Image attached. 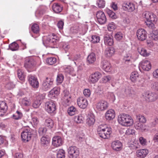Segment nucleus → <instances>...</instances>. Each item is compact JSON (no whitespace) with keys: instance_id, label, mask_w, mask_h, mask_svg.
I'll use <instances>...</instances> for the list:
<instances>
[{"instance_id":"obj_1","label":"nucleus","mask_w":158,"mask_h":158,"mask_svg":"<svg viewBox=\"0 0 158 158\" xmlns=\"http://www.w3.org/2000/svg\"><path fill=\"white\" fill-rule=\"evenodd\" d=\"M142 17L145 20L146 25L149 27H153L157 20L156 15L151 11L143 12L142 14Z\"/></svg>"},{"instance_id":"obj_2","label":"nucleus","mask_w":158,"mask_h":158,"mask_svg":"<svg viewBox=\"0 0 158 158\" xmlns=\"http://www.w3.org/2000/svg\"><path fill=\"white\" fill-rule=\"evenodd\" d=\"M118 121L119 124L125 127L131 126L134 123L133 120L131 116L125 114H119L118 116Z\"/></svg>"},{"instance_id":"obj_3","label":"nucleus","mask_w":158,"mask_h":158,"mask_svg":"<svg viewBox=\"0 0 158 158\" xmlns=\"http://www.w3.org/2000/svg\"><path fill=\"white\" fill-rule=\"evenodd\" d=\"M98 133L100 137L104 139H108L112 134V129L106 125H101L98 128Z\"/></svg>"},{"instance_id":"obj_4","label":"nucleus","mask_w":158,"mask_h":158,"mask_svg":"<svg viewBox=\"0 0 158 158\" xmlns=\"http://www.w3.org/2000/svg\"><path fill=\"white\" fill-rule=\"evenodd\" d=\"M59 40V38L56 35L51 34L43 37V43L45 46L53 48Z\"/></svg>"},{"instance_id":"obj_5","label":"nucleus","mask_w":158,"mask_h":158,"mask_svg":"<svg viewBox=\"0 0 158 158\" xmlns=\"http://www.w3.org/2000/svg\"><path fill=\"white\" fill-rule=\"evenodd\" d=\"M21 138L24 142L31 140L32 135L31 129L28 126L23 127L21 129Z\"/></svg>"},{"instance_id":"obj_6","label":"nucleus","mask_w":158,"mask_h":158,"mask_svg":"<svg viewBox=\"0 0 158 158\" xmlns=\"http://www.w3.org/2000/svg\"><path fill=\"white\" fill-rule=\"evenodd\" d=\"M67 152L69 158H77L80 154L79 148L75 146L69 147L68 148Z\"/></svg>"},{"instance_id":"obj_7","label":"nucleus","mask_w":158,"mask_h":158,"mask_svg":"<svg viewBox=\"0 0 158 158\" xmlns=\"http://www.w3.org/2000/svg\"><path fill=\"white\" fill-rule=\"evenodd\" d=\"M45 109L49 114H55L56 110L55 103L52 101L46 102L45 104Z\"/></svg>"},{"instance_id":"obj_8","label":"nucleus","mask_w":158,"mask_h":158,"mask_svg":"<svg viewBox=\"0 0 158 158\" xmlns=\"http://www.w3.org/2000/svg\"><path fill=\"white\" fill-rule=\"evenodd\" d=\"M102 76V74L100 72H95L89 75L88 81L90 84H94L98 81Z\"/></svg>"},{"instance_id":"obj_9","label":"nucleus","mask_w":158,"mask_h":158,"mask_svg":"<svg viewBox=\"0 0 158 158\" xmlns=\"http://www.w3.org/2000/svg\"><path fill=\"white\" fill-rule=\"evenodd\" d=\"M95 107L99 111H103L106 110L109 106V103L106 100H102L97 102L95 105Z\"/></svg>"},{"instance_id":"obj_10","label":"nucleus","mask_w":158,"mask_h":158,"mask_svg":"<svg viewBox=\"0 0 158 158\" xmlns=\"http://www.w3.org/2000/svg\"><path fill=\"white\" fill-rule=\"evenodd\" d=\"M71 96L68 90H64L62 94L61 100L65 106L69 105L71 102Z\"/></svg>"},{"instance_id":"obj_11","label":"nucleus","mask_w":158,"mask_h":158,"mask_svg":"<svg viewBox=\"0 0 158 158\" xmlns=\"http://www.w3.org/2000/svg\"><path fill=\"white\" fill-rule=\"evenodd\" d=\"M143 96L149 102L155 101L158 98V95L155 93L145 92L143 94Z\"/></svg>"},{"instance_id":"obj_12","label":"nucleus","mask_w":158,"mask_h":158,"mask_svg":"<svg viewBox=\"0 0 158 158\" xmlns=\"http://www.w3.org/2000/svg\"><path fill=\"white\" fill-rule=\"evenodd\" d=\"M53 80L50 78L46 77L43 82L42 88L45 91L48 90L52 87L53 85Z\"/></svg>"},{"instance_id":"obj_13","label":"nucleus","mask_w":158,"mask_h":158,"mask_svg":"<svg viewBox=\"0 0 158 158\" xmlns=\"http://www.w3.org/2000/svg\"><path fill=\"white\" fill-rule=\"evenodd\" d=\"M139 69L141 68L143 70L148 71L152 68V65L150 61L147 60H143L139 64Z\"/></svg>"},{"instance_id":"obj_14","label":"nucleus","mask_w":158,"mask_h":158,"mask_svg":"<svg viewBox=\"0 0 158 158\" xmlns=\"http://www.w3.org/2000/svg\"><path fill=\"white\" fill-rule=\"evenodd\" d=\"M101 66V68L106 72H110L112 69V65L110 63L106 60H102Z\"/></svg>"},{"instance_id":"obj_15","label":"nucleus","mask_w":158,"mask_h":158,"mask_svg":"<svg viewBox=\"0 0 158 158\" xmlns=\"http://www.w3.org/2000/svg\"><path fill=\"white\" fill-rule=\"evenodd\" d=\"M96 16L98 22L101 24L105 23L106 21V19L104 12L101 10L98 11L96 14Z\"/></svg>"},{"instance_id":"obj_16","label":"nucleus","mask_w":158,"mask_h":158,"mask_svg":"<svg viewBox=\"0 0 158 158\" xmlns=\"http://www.w3.org/2000/svg\"><path fill=\"white\" fill-rule=\"evenodd\" d=\"M136 35L138 39L140 41L145 40L147 36V31L143 29H139L136 32Z\"/></svg>"},{"instance_id":"obj_17","label":"nucleus","mask_w":158,"mask_h":158,"mask_svg":"<svg viewBox=\"0 0 158 158\" xmlns=\"http://www.w3.org/2000/svg\"><path fill=\"white\" fill-rule=\"evenodd\" d=\"M112 148L116 152L121 151L123 148V144L118 140L112 141L111 143Z\"/></svg>"},{"instance_id":"obj_18","label":"nucleus","mask_w":158,"mask_h":158,"mask_svg":"<svg viewBox=\"0 0 158 158\" xmlns=\"http://www.w3.org/2000/svg\"><path fill=\"white\" fill-rule=\"evenodd\" d=\"M52 144L55 147L61 146L63 143V140L62 138L59 136H55L52 139Z\"/></svg>"},{"instance_id":"obj_19","label":"nucleus","mask_w":158,"mask_h":158,"mask_svg":"<svg viewBox=\"0 0 158 158\" xmlns=\"http://www.w3.org/2000/svg\"><path fill=\"white\" fill-rule=\"evenodd\" d=\"M28 81L31 85L34 88H37L39 83L37 78L33 76L29 75L28 77Z\"/></svg>"},{"instance_id":"obj_20","label":"nucleus","mask_w":158,"mask_h":158,"mask_svg":"<svg viewBox=\"0 0 158 158\" xmlns=\"http://www.w3.org/2000/svg\"><path fill=\"white\" fill-rule=\"evenodd\" d=\"M88 103L87 100L83 97H80L77 99V104L80 108L83 109L85 108L88 105Z\"/></svg>"},{"instance_id":"obj_21","label":"nucleus","mask_w":158,"mask_h":158,"mask_svg":"<svg viewBox=\"0 0 158 158\" xmlns=\"http://www.w3.org/2000/svg\"><path fill=\"white\" fill-rule=\"evenodd\" d=\"M115 111L112 109L107 110L105 114V119L107 120H110L113 119L115 117Z\"/></svg>"},{"instance_id":"obj_22","label":"nucleus","mask_w":158,"mask_h":158,"mask_svg":"<svg viewBox=\"0 0 158 158\" xmlns=\"http://www.w3.org/2000/svg\"><path fill=\"white\" fill-rule=\"evenodd\" d=\"M123 8L125 10L130 12L133 11L135 8V4L131 2L124 3L123 5Z\"/></svg>"},{"instance_id":"obj_23","label":"nucleus","mask_w":158,"mask_h":158,"mask_svg":"<svg viewBox=\"0 0 158 158\" xmlns=\"http://www.w3.org/2000/svg\"><path fill=\"white\" fill-rule=\"evenodd\" d=\"M138 53L143 57H148L151 54V52H148L143 47L141 46H139L137 48Z\"/></svg>"},{"instance_id":"obj_24","label":"nucleus","mask_w":158,"mask_h":158,"mask_svg":"<svg viewBox=\"0 0 158 158\" xmlns=\"http://www.w3.org/2000/svg\"><path fill=\"white\" fill-rule=\"evenodd\" d=\"M95 119L94 114L89 113L87 116L86 119V123L89 126L93 125L95 122Z\"/></svg>"},{"instance_id":"obj_25","label":"nucleus","mask_w":158,"mask_h":158,"mask_svg":"<svg viewBox=\"0 0 158 158\" xmlns=\"http://www.w3.org/2000/svg\"><path fill=\"white\" fill-rule=\"evenodd\" d=\"M148 153V150L145 149L138 150L136 152L137 156L140 158H144Z\"/></svg>"},{"instance_id":"obj_26","label":"nucleus","mask_w":158,"mask_h":158,"mask_svg":"<svg viewBox=\"0 0 158 158\" xmlns=\"http://www.w3.org/2000/svg\"><path fill=\"white\" fill-rule=\"evenodd\" d=\"M60 93V89L57 87H54L49 92L48 96L50 98H52L58 95Z\"/></svg>"},{"instance_id":"obj_27","label":"nucleus","mask_w":158,"mask_h":158,"mask_svg":"<svg viewBox=\"0 0 158 158\" xmlns=\"http://www.w3.org/2000/svg\"><path fill=\"white\" fill-rule=\"evenodd\" d=\"M115 52V50L114 48L110 47L106 48L104 54L106 57H110L114 55Z\"/></svg>"},{"instance_id":"obj_28","label":"nucleus","mask_w":158,"mask_h":158,"mask_svg":"<svg viewBox=\"0 0 158 158\" xmlns=\"http://www.w3.org/2000/svg\"><path fill=\"white\" fill-rule=\"evenodd\" d=\"M104 43L106 45L111 46L113 44V40L111 36L106 35L104 37Z\"/></svg>"},{"instance_id":"obj_29","label":"nucleus","mask_w":158,"mask_h":158,"mask_svg":"<svg viewBox=\"0 0 158 158\" xmlns=\"http://www.w3.org/2000/svg\"><path fill=\"white\" fill-rule=\"evenodd\" d=\"M139 76V75L137 72L133 71L131 73L130 79L131 82L135 83L137 81Z\"/></svg>"},{"instance_id":"obj_30","label":"nucleus","mask_w":158,"mask_h":158,"mask_svg":"<svg viewBox=\"0 0 158 158\" xmlns=\"http://www.w3.org/2000/svg\"><path fill=\"white\" fill-rule=\"evenodd\" d=\"M44 97L42 95H39L37 97L36 100H35L33 104V106L34 108H37L39 107L41 103V100Z\"/></svg>"},{"instance_id":"obj_31","label":"nucleus","mask_w":158,"mask_h":158,"mask_svg":"<svg viewBox=\"0 0 158 158\" xmlns=\"http://www.w3.org/2000/svg\"><path fill=\"white\" fill-rule=\"evenodd\" d=\"M96 60V56L95 53H91L88 56L87 61L89 64L94 63Z\"/></svg>"},{"instance_id":"obj_32","label":"nucleus","mask_w":158,"mask_h":158,"mask_svg":"<svg viewBox=\"0 0 158 158\" xmlns=\"http://www.w3.org/2000/svg\"><path fill=\"white\" fill-rule=\"evenodd\" d=\"M74 121L77 123H81L83 122L84 120V117L82 114H79L74 117Z\"/></svg>"},{"instance_id":"obj_33","label":"nucleus","mask_w":158,"mask_h":158,"mask_svg":"<svg viewBox=\"0 0 158 158\" xmlns=\"http://www.w3.org/2000/svg\"><path fill=\"white\" fill-rule=\"evenodd\" d=\"M36 64L35 60L33 58H31L25 63V66L26 67L31 68L34 66Z\"/></svg>"},{"instance_id":"obj_34","label":"nucleus","mask_w":158,"mask_h":158,"mask_svg":"<svg viewBox=\"0 0 158 158\" xmlns=\"http://www.w3.org/2000/svg\"><path fill=\"white\" fill-rule=\"evenodd\" d=\"M52 10L56 13H59L61 11L62 7L57 3L54 4L52 6Z\"/></svg>"},{"instance_id":"obj_35","label":"nucleus","mask_w":158,"mask_h":158,"mask_svg":"<svg viewBox=\"0 0 158 158\" xmlns=\"http://www.w3.org/2000/svg\"><path fill=\"white\" fill-rule=\"evenodd\" d=\"M49 142L50 139L48 137L43 136L41 139L40 143L43 146L46 147L48 146Z\"/></svg>"},{"instance_id":"obj_36","label":"nucleus","mask_w":158,"mask_h":158,"mask_svg":"<svg viewBox=\"0 0 158 158\" xmlns=\"http://www.w3.org/2000/svg\"><path fill=\"white\" fill-rule=\"evenodd\" d=\"M134 127L136 129L142 131H144L146 129V125L139 122L135 123Z\"/></svg>"},{"instance_id":"obj_37","label":"nucleus","mask_w":158,"mask_h":158,"mask_svg":"<svg viewBox=\"0 0 158 158\" xmlns=\"http://www.w3.org/2000/svg\"><path fill=\"white\" fill-rule=\"evenodd\" d=\"M21 104L23 106H28L31 105V102L29 99L27 98H22L21 101Z\"/></svg>"},{"instance_id":"obj_38","label":"nucleus","mask_w":158,"mask_h":158,"mask_svg":"<svg viewBox=\"0 0 158 158\" xmlns=\"http://www.w3.org/2000/svg\"><path fill=\"white\" fill-rule=\"evenodd\" d=\"M67 112L69 115L73 116L77 114L78 111L75 107L71 106L68 108Z\"/></svg>"},{"instance_id":"obj_39","label":"nucleus","mask_w":158,"mask_h":158,"mask_svg":"<svg viewBox=\"0 0 158 158\" xmlns=\"http://www.w3.org/2000/svg\"><path fill=\"white\" fill-rule=\"evenodd\" d=\"M136 119L138 120L139 122L143 123H145L146 122L147 120L144 116L142 114H139L136 116Z\"/></svg>"},{"instance_id":"obj_40","label":"nucleus","mask_w":158,"mask_h":158,"mask_svg":"<svg viewBox=\"0 0 158 158\" xmlns=\"http://www.w3.org/2000/svg\"><path fill=\"white\" fill-rule=\"evenodd\" d=\"M112 78V77L110 75L104 76L102 78L101 81L102 83H106L110 82Z\"/></svg>"},{"instance_id":"obj_41","label":"nucleus","mask_w":158,"mask_h":158,"mask_svg":"<svg viewBox=\"0 0 158 158\" xmlns=\"http://www.w3.org/2000/svg\"><path fill=\"white\" fill-rule=\"evenodd\" d=\"M79 29L80 33L84 35L86 33L88 27L86 25L81 24Z\"/></svg>"},{"instance_id":"obj_42","label":"nucleus","mask_w":158,"mask_h":158,"mask_svg":"<svg viewBox=\"0 0 158 158\" xmlns=\"http://www.w3.org/2000/svg\"><path fill=\"white\" fill-rule=\"evenodd\" d=\"M7 108L6 104L5 102H0V112H5Z\"/></svg>"},{"instance_id":"obj_43","label":"nucleus","mask_w":158,"mask_h":158,"mask_svg":"<svg viewBox=\"0 0 158 158\" xmlns=\"http://www.w3.org/2000/svg\"><path fill=\"white\" fill-rule=\"evenodd\" d=\"M56 156L57 158H65V151L62 149L59 150L57 152Z\"/></svg>"},{"instance_id":"obj_44","label":"nucleus","mask_w":158,"mask_h":158,"mask_svg":"<svg viewBox=\"0 0 158 158\" xmlns=\"http://www.w3.org/2000/svg\"><path fill=\"white\" fill-rule=\"evenodd\" d=\"M151 38L153 40H158V30H154L152 31V33L151 34Z\"/></svg>"},{"instance_id":"obj_45","label":"nucleus","mask_w":158,"mask_h":158,"mask_svg":"<svg viewBox=\"0 0 158 158\" xmlns=\"http://www.w3.org/2000/svg\"><path fill=\"white\" fill-rule=\"evenodd\" d=\"M64 68L66 72L72 75V76L75 75V74L74 73V69L73 67L70 66H67Z\"/></svg>"},{"instance_id":"obj_46","label":"nucleus","mask_w":158,"mask_h":158,"mask_svg":"<svg viewBox=\"0 0 158 158\" xmlns=\"http://www.w3.org/2000/svg\"><path fill=\"white\" fill-rule=\"evenodd\" d=\"M45 124L49 128H51L54 126L53 121L51 119L48 118L46 120Z\"/></svg>"},{"instance_id":"obj_47","label":"nucleus","mask_w":158,"mask_h":158,"mask_svg":"<svg viewBox=\"0 0 158 158\" xmlns=\"http://www.w3.org/2000/svg\"><path fill=\"white\" fill-rule=\"evenodd\" d=\"M106 96L107 99L113 102H114L115 100V96L114 94L112 92H108Z\"/></svg>"},{"instance_id":"obj_48","label":"nucleus","mask_w":158,"mask_h":158,"mask_svg":"<svg viewBox=\"0 0 158 158\" xmlns=\"http://www.w3.org/2000/svg\"><path fill=\"white\" fill-rule=\"evenodd\" d=\"M106 2L104 0H97L96 5L100 8H104L105 6Z\"/></svg>"},{"instance_id":"obj_49","label":"nucleus","mask_w":158,"mask_h":158,"mask_svg":"<svg viewBox=\"0 0 158 158\" xmlns=\"http://www.w3.org/2000/svg\"><path fill=\"white\" fill-rule=\"evenodd\" d=\"M56 59L54 57H49L46 60V62L49 65H52L56 63Z\"/></svg>"},{"instance_id":"obj_50","label":"nucleus","mask_w":158,"mask_h":158,"mask_svg":"<svg viewBox=\"0 0 158 158\" xmlns=\"http://www.w3.org/2000/svg\"><path fill=\"white\" fill-rule=\"evenodd\" d=\"M9 48L12 51H16L18 49L19 45L17 43L14 42L9 45Z\"/></svg>"},{"instance_id":"obj_51","label":"nucleus","mask_w":158,"mask_h":158,"mask_svg":"<svg viewBox=\"0 0 158 158\" xmlns=\"http://www.w3.org/2000/svg\"><path fill=\"white\" fill-rule=\"evenodd\" d=\"M18 76L19 79L22 81L24 80V75L23 72L20 69L17 71Z\"/></svg>"},{"instance_id":"obj_52","label":"nucleus","mask_w":158,"mask_h":158,"mask_svg":"<svg viewBox=\"0 0 158 158\" xmlns=\"http://www.w3.org/2000/svg\"><path fill=\"white\" fill-rule=\"evenodd\" d=\"M23 116L22 114L20 112L17 111L13 115V118L16 120L20 119Z\"/></svg>"},{"instance_id":"obj_53","label":"nucleus","mask_w":158,"mask_h":158,"mask_svg":"<svg viewBox=\"0 0 158 158\" xmlns=\"http://www.w3.org/2000/svg\"><path fill=\"white\" fill-rule=\"evenodd\" d=\"M32 31L35 33L37 34L40 30L39 25L37 24H33L31 27Z\"/></svg>"},{"instance_id":"obj_54","label":"nucleus","mask_w":158,"mask_h":158,"mask_svg":"<svg viewBox=\"0 0 158 158\" xmlns=\"http://www.w3.org/2000/svg\"><path fill=\"white\" fill-rule=\"evenodd\" d=\"M135 130L132 128H130L128 129L126 131L125 134L127 135H135Z\"/></svg>"},{"instance_id":"obj_55","label":"nucleus","mask_w":158,"mask_h":158,"mask_svg":"<svg viewBox=\"0 0 158 158\" xmlns=\"http://www.w3.org/2000/svg\"><path fill=\"white\" fill-rule=\"evenodd\" d=\"M116 28V26L113 22L110 23L108 25L107 29L109 31H112L114 30Z\"/></svg>"},{"instance_id":"obj_56","label":"nucleus","mask_w":158,"mask_h":158,"mask_svg":"<svg viewBox=\"0 0 158 158\" xmlns=\"http://www.w3.org/2000/svg\"><path fill=\"white\" fill-rule=\"evenodd\" d=\"M123 37V35L121 32H117L114 35V38L118 41L121 40Z\"/></svg>"},{"instance_id":"obj_57","label":"nucleus","mask_w":158,"mask_h":158,"mask_svg":"<svg viewBox=\"0 0 158 158\" xmlns=\"http://www.w3.org/2000/svg\"><path fill=\"white\" fill-rule=\"evenodd\" d=\"M92 39L91 41L94 43H98L100 40V37L99 36L96 35L92 36Z\"/></svg>"},{"instance_id":"obj_58","label":"nucleus","mask_w":158,"mask_h":158,"mask_svg":"<svg viewBox=\"0 0 158 158\" xmlns=\"http://www.w3.org/2000/svg\"><path fill=\"white\" fill-rule=\"evenodd\" d=\"M64 77L61 74H58L56 78V81L58 84H60L62 83L64 80Z\"/></svg>"},{"instance_id":"obj_59","label":"nucleus","mask_w":158,"mask_h":158,"mask_svg":"<svg viewBox=\"0 0 158 158\" xmlns=\"http://www.w3.org/2000/svg\"><path fill=\"white\" fill-rule=\"evenodd\" d=\"M123 60L126 63L131 61L132 60L131 55L130 54H127L124 56Z\"/></svg>"},{"instance_id":"obj_60","label":"nucleus","mask_w":158,"mask_h":158,"mask_svg":"<svg viewBox=\"0 0 158 158\" xmlns=\"http://www.w3.org/2000/svg\"><path fill=\"white\" fill-rule=\"evenodd\" d=\"M47 131V129L44 127H40L39 128L38 132L40 135H44Z\"/></svg>"},{"instance_id":"obj_61","label":"nucleus","mask_w":158,"mask_h":158,"mask_svg":"<svg viewBox=\"0 0 158 158\" xmlns=\"http://www.w3.org/2000/svg\"><path fill=\"white\" fill-rule=\"evenodd\" d=\"M84 95L86 97H89L91 94V92L89 89H85L83 91Z\"/></svg>"},{"instance_id":"obj_62","label":"nucleus","mask_w":158,"mask_h":158,"mask_svg":"<svg viewBox=\"0 0 158 158\" xmlns=\"http://www.w3.org/2000/svg\"><path fill=\"white\" fill-rule=\"evenodd\" d=\"M31 123L33 125L36 126L39 124V120L37 117H33L32 118Z\"/></svg>"},{"instance_id":"obj_63","label":"nucleus","mask_w":158,"mask_h":158,"mask_svg":"<svg viewBox=\"0 0 158 158\" xmlns=\"http://www.w3.org/2000/svg\"><path fill=\"white\" fill-rule=\"evenodd\" d=\"M151 88L155 90L158 91V82H154L152 83L151 86Z\"/></svg>"},{"instance_id":"obj_64","label":"nucleus","mask_w":158,"mask_h":158,"mask_svg":"<svg viewBox=\"0 0 158 158\" xmlns=\"http://www.w3.org/2000/svg\"><path fill=\"white\" fill-rule=\"evenodd\" d=\"M158 123V118H155L153 119L151 123V127H155L157 124Z\"/></svg>"}]
</instances>
